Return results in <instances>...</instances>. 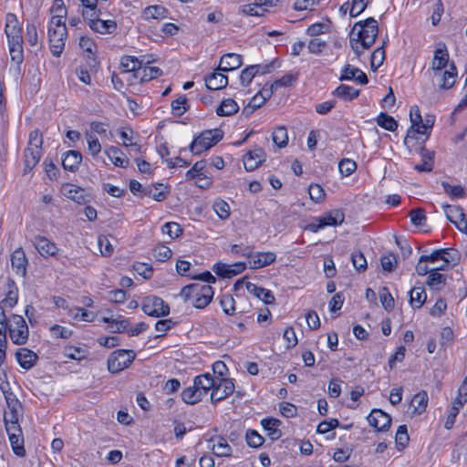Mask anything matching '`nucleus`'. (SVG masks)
Wrapping results in <instances>:
<instances>
[{
	"label": "nucleus",
	"mask_w": 467,
	"mask_h": 467,
	"mask_svg": "<svg viewBox=\"0 0 467 467\" xmlns=\"http://www.w3.org/2000/svg\"><path fill=\"white\" fill-rule=\"evenodd\" d=\"M428 404V395L426 391H420L414 395L410 400V407L413 408V414H421L425 411Z\"/></svg>",
	"instance_id": "nucleus-39"
},
{
	"label": "nucleus",
	"mask_w": 467,
	"mask_h": 467,
	"mask_svg": "<svg viewBox=\"0 0 467 467\" xmlns=\"http://www.w3.org/2000/svg\"><path fill=\"white\" fill-rule=\"evenodd\" d=\"M182 400L184 403L189 405H194L202 400V395L196 387L193 385L185 388L181 394Z\"/></svg>",
	"instance_id": "nucleus-38"
},
{
	"label": "nucleus",
	"mask_w": 467,
	"mask_h": 467,
	"mask_svg": "<svg viewBox=\"0 0 467 467\" xmlns=\"http://www.w3.org/2000/svg\"><path fill=\"white\" fill-rule=\"evenodd\" d=\"M447 219L453 224L458 221L464 219L465 213L463 209L459 205H442Z\"/></svg>",
	"instance_id": "nucleus-40"
},
{
	"label": "nucleus",
	"mask_w": 467,
	"mask_h": 467,
	"mask_svg": "<svg viewBox=\"0 0 467 467\" xmlns=\"http://www.w3.org/2000/svg\"><path fill=\"white\" fill-rule=\"evenodd\" d=\"M43 135L38 129L29 133L28 145L24 150V174L30 172L42 156Z\"/></svg>",
	"instance_id": "nucleus-5"
},
{
	"label": "nucleus",
	"mask_w": 467,
	"mask_h": 467,
	"mask_svg": "<svg viewBox=\"0 0 467 467\" xmlns=\"http://www.w3.org/2000/svg\"><path fill=\"white\" fill-rule=\"evenodd\" d=\"M102 15L101 10L98 7H91V8H84L82 10V16L85 21L88 22V26H90L92 22H95V19H99L100 16Z\"/></svg>",
	"instance_id": "nucleus-64"
},
{
	"label": "nucleus",
	"mask_w": 467,
	"mask_h": 467,
	"mask_svg": "<svg viewBox=\"0 0 467 467\" xmlns=\"http://www.w3.org/2000/svg\"><path fill=\"white\" fill-rule=\"evenodd\" d=\"M214 71L205 78V86L210 90H219L228 84V78L224 74Z\"/></svg>",
	"instance_id": "nucleus-25"
},
{
	"label": "nucleus",
	"mask_w": 467,
	"mask_h": 467,
	"mask_svg": "<svg viewBox=\"0 0 467 467\" xmlns=\"http://www.w3.org/2000/svg\"><path fill=\"white\" fill-rule=\"evenodd\" d=\"M378 33V22L373 17L357 22L349 34V44L354 53L359 57L370 48L376 41Z\"/></svg>",
	"instance_id": "nucleus-1"
},
{
	"label": "nucleus",
	"mask_w": 467,
	"mask_h": 467,
	"mask_svg": "<svg viewBox=\"0 0 467 467\" xmlns=\"http://www.w3.org/2000/svg\"><path fill=\"white\" fill-rule=\"evenodd\" d=\"M241 12L247 16H261L265 9L258 6L255 3L244 5L240 7Z\"/></svg>",
	"instance_id": "nucleus-63"
},
{
	"label": "nucleus",
	"mask_w": 467,
	"mask_h": 467,
	"mask_svg": "<svg viewBox=\"0 0 467 467\" xmlns=\"http://www.w3.org/2000/svg\"><path fill=\"white\" fill-rule=\"evenodd\" d=\"M443 263L441 265L431 267L426 284L432 290L440 291L446 284V276L440 274L439 271H444L449 267V260L447 258L441 259Z\"/></svg>",
	"instance_id": "nucleus-13"
},
{
	"label": "nucleus",
	"mask_w": 467,
	"mask_h": 467,
	"mask_svg": "<svg viewBox=\"0 0 467 467\" xmlns=\"http://www.w3.org/2000/svg\"><path fill=\"white\" fill-rule=\"evenodd\" d=\"M105 153L117 167L125 168L130 162L129 159L124 157L123 151L118 147L109 146L105 150Z\"/></svg>",
	"instance_id": "nucleus-30"
},
{
	"label": "nucleus",
	"mask_w": 467,
	"mask_h": 467,
	"mask_svg": "<svg viewBox=\"0 0 467 467\" xmlns=\"http://www.w3.org/2000/svg\"><path fill=\"white\" fill-rule=\"evenodd\" d=\"M239 109V106L233 99H226L222 101L216 109V114L220 117L231 116L235 114Z\"/></svg>",
	"instance_id": "nucleus-41"
},
{
	"label": "nucleus",
	"mask_w": 467,
	"mask_h": 467,
	"mask_svg": "<svg viewBox=\"0 0 467 467\" xmlns=\"http://www.w3.org/2000/svg\"><path fill=\"white\" fill-rule=\"evenodd\" d=\"M367 419L369 425L377 431H387L391 425V417L381 410H372Z\"/></svg>",
	"instance_id": "nucleus-14"
},
{
	"label": "nucleus",
	"mask_w": 467,
	"mask_h": 467,
	"mask_svg": "<svg viewBox=\"0 0 467 467\" xmlns=\"http://www.w3.org/2000/svg\"><path fill=\"white\" fill-rule=\"evenodd\" d=\"M61 192L64 196L68 199L73 200L78 203H82L85 202V197L83 195V189L78 187L71 183H66L62 185Z\"/></svg>",
	"instance_id": "nucleus-32"
},
{
	"label": "nucleus",
	"mask_w": 467,
	"mask_h": 467,
	"mask_svg": "<svg viewBox=\"0 0 467 467\" xmlns=\"http://www.w3.org/2000/svg\"><path fill=\"white\" fill-rule=\"evenodd\" d=\"M410 119L411 122V126L407 131V135L404 140V143L407 144L410 139H415L416 134L420 132V125L422 121V117L420 115V109L417 105H414L410 108Z\"/></svg>",
	"instance_id": "nucleus-19"
},
{
	"label": "nucleus",
	"mask_w": 467,
	"mask_h": 467,
	"mask_svg": "<svg viewBox=\"0 0 467 467\" xmlns=\"http://www.w3.org/2000/svg\"><path fill=\"white\" fill-rule=\"evenodd\" d=\"M359 91V89H355L352 87L341 84L334 90L333 95L345 101H351L358 97Z\"/></svg>",
	"instance_id": "nucleus-35"
},
{
	"label": "nucleus",
	"mask_w": 467,
	"mask_h": 467,
	"mask_svg": "<svg viewBox=\"0 0 467 467\" xmlns=\"http://www.w3.org/2000/svg\"><path fill=\"white\" fill-rule=\"evenodd\" d=\"M379 294L380 303L384 309L387 311H391L394 307V298L389 293V288L386 286L382 287Z\"/></svg>",
	"instance_id": "nucleus-52"
},
{
	"label": "nucleus",
	"mask_w": 467,
	"mask_h": 467,
	"mask_svg": "<svg viewBox=\"0 0 467 467\" xmlns=\"http://www.w3.org/2000/svg\"><path fill=\"white\" fill-rule=\"evenodd\" d=\"M261 424L267 431V435L272 441H276L281 437L282 432L278 429L281 424L279 420L275 418H265L261 420Z\"/></svg>",
	"instance_id": "nucleus-29"
},
{
	"label": "nucleus",
	"mask_w": 467,
	"mask_h": 467,
	"mask_svg": "<svg viewBox=\"0 0 467 467\" xmlns=\"http://www.w3.org/2000/svg\"><path fill=\"white\" fill-rule=\"evenodd\" d=\"M273 142L279 148H285L288 143L287 130L284 126H279L272 132Z\"/></svg>",
	"instance_id": "nucleus-44"
},
{
	"label": "nucleus",
	"mask_w": 467,
	"mask_h": 467,
	"mask_svg": "<svg viewBox=\"0 0 467 467\" xmlns=\"http://www.w3.org/2000/svg\"><path fill=\"white\" fill-rule=\"evenodd\" d=\"M82 161V154L78 150H68L64 154L62 166L64 170L76 171Z\"/></svg>",
	"instance_id": "nucleus-26"
},
{
	"label": "nucleus",
	"mask_w": 467,
	"mask_h": 467,
	"mask_svg": "<svg viewBox=\"0 0 467 467\" xmlns=\"http://www.w3.org/2000/svg\"><path fill=\"white\" fill-rule=\"evenodd\" d=\"M441 186L446 194L451 199H462L466 196L465 189L461 185H451L447 182H441Z\"/></svg>",
	"instance_id": "nucleus-45"
},
{
	"label": "nucleus",
	"mask_w": 467,
	"mask_h": 467,
	"mask_svg": "<svg viewBox=\"0 0 467 467\" xmlns=\"http://www.w3.org/2000/svg\"><path fill=\"white\" fill-rule=\"evenodd\" d=\"M234 391V383L232 379L222 378L216 380V384L211 393V402L217 404L232 395Z\"/></svg>",
	"instance_id": "nucleus-10"
},
{
	"label": "nucleus",
	"mask_w": 467,
	"mask_h": 467,
	"mask_svg": "<svg viewBox=\"0 0 467 467\" xmlns=\"http://www.w3.org/2000/svg\"><path fill=\"white\" fill-rule=\"evenodd\" d=\"M450 249H436L431 254L421 255L416 265V272L419 275H426L431 272L427 263L435 264L436 261L446 258V254H450Z\"/></svg>",
	"instance_id": "nucleus-11"
},
{
	"label": "nucleus",
	"mask_w": 467,
	"mask_h": 467,
	"mask_svg": "<svg viewBox=\"0 0 467 467\" xmlns=\"http://www.w3.org/2000/svg\"><path fill=\"white\" fill-rule=\"evenodd\" d=\"M164 186L161 183L144 187L142 195L150 197L157 202H161L166 198L165 192L162 190Z\"/></svg>",
	"instance_id": "nucleus-42"
},
{
	"label": "nucleus",
	"mask_w": 467,
	"mask_h": 467,
	"mask_svg": "<svg viewBox=\"0 0 467 467\" xmlns=\"http://www.w3.org/2000/svg\"><path fill=\"white\" fill-rule=\"evenodd\" d=\"M220 305L223 311L228 315L233 316L235 311V301L234 297L229 294H224L220 297Z\"/></svg>",
	"instance_id": "nucleus-50"
},
{
	"label": "nucleus",
	"mask_w": 467,
	"mask_h": 467,
	"mask_svg": "<svg viewBox=\"0 0 467 467\" xmlns=\"http://www.w3.org/2000/svg\"><path fill=\"white\" fill-rule=\"evenodd\" d=\"M140 76L141 82H148L161 76L162 70L157 67H144Z\"/></svg>",
	"instance_id": "nucleus-58"
},
{
	"label": "nucleus",
	"mask_w": 467,
	"mask_h": 467,
	"mask_svg": "<svg viewBox=\"0 0 467 467\" xmlns=\"http://www.w3.org/2000/svg\"><path fill=\"white\" fill-rule=\"evenodd\" d=\"M242 255L248 258V264L252 269H257L269 265L274 263L276 258L275 254L273 252L253 253L252 251H249L243 252Z\"/></svg>",
	"instance_id": "nucleus-12"
},
{
	"label": "nucleus",
	"mask_w": 467,
	"mask_h": 467,
	"mask_svg": "<svg viewBox=\"0 0 467 467\" xmlns=\"http://www.w3.org/2000/svg\"><path fill=\"white\" fill-rule=\"evenodd\" d=\"M410 441V437L408 434V430L406 425H400L399 426L396 435H395V441L396 445L399 450L404 449Z\"/></svg>",
	"instance_id": "nucleus-49"
},
{
	"label": "nucleus",
	"mask_w": 467,
	"mask_h": 467,
	"mask_svg": "<svg viewBox=\"0 0 467 467\" xmlns=\"http://www.w3.org/2000/svg\"><path fill=\"white\" fill-rule=\"evenodd\" d=\"M49 331L51 333V336L55 338H68L72 335V331L68 328L59 326V325H53L50 327Z\"/></svg>",
	"instance_id": "nucleus-62"
},
{
	"label": "nucleus",
	"mask_w": 467,
	"mask_h": 467,
	"mask_svg": "<svg viewBox=\"0 0 467 467\" xmlns=\"http://www.w3.org/2000/svg\"><path fill=\"white\" fill-rule=\"evenodd\" d=\"M62 5L63 3L56 7L57 15L52 16L48 26L49 48L53 56L57 57L61 56L67 36L66 24L63 21L67 11Z\"/></svg>",
	"instance_id": "nucleus-3"
},
{
	"label": "nucleus",
	"mask_w": 467,
	"mask_h": 467,
	"mask_svg": "<svg viewBox=\"0 0 467 467\" xmlns=\"http://www.w3.org/2000/svg\"><path fill=\"white\" fill-rule=\"evenodd\" d=\"M120 65L125 72L139 71L140 63L139 57L132 56H124L120 59Z\"/></svg>",
	"instance_id": "nucleus-51"
},
{
	"label": "nucleus",
	"mask_w": 467,
	"mask_h": 467,
	"mask_svg": "<svg viewBox=\"0 0 467 467\" xmlns=\"http://www.w3.org/2000/svg\"><path fill=\"white\" fill-rule=\"evenodd\" d=\"M246 264L242 262H237L233 265L218 262L213 266V272L222 278H232L244 272Z\"/></svg>",
	"instance_id": "nucleus-15"
},
{
	"label": "nucleus",
	"mask_w": 467,
	"mask_h": 467,
	"mask_svg": "<svg viewBox=\"0 0 467 467\" xmlns=\"http://www.w3.org/2000/svg\"><path fill=\"white\" fill-rule=\"evenodd\" d=\"M338 170L342 176L348 177L357 170V163L350 159H342L338 163Z\"/></svg>",
	"instance_id": "nucleus-55"
},
{
	"label": "nucleus",
	"mask_w": 467,
	"mask_h": 467,
	"mask_svg": "<svg viewBox=\"0 0 467 467\" xmlns=\"http://www.w3.org/2000/svg\"><path fill=\"white\" fill-rule=\"evenodd\" d=\"M265 159V152L262 148H255L248 151L244 157V165L246 171L256 169Z\"/></svg>",
	"instance_id": "nucleus-17"
},
{
	"label": "nucleus",
	"mask_w": 467,
	"mask_h": 467,
	"mask_svg": "<svg viewBox=\"0 0 467 467\" xmlns=\"http://www.w3.org/2000/svg\"><path fill=\"white\" fill-rule=\"evenodd\" d=\"M27 264L28 261L24 250L21 247L16 249L11 254V265L13 270L16 271V274L25 276Z\"/></svg>",
	"instance_id": "nucleus-22"
},
{
	"label": "nucleus",
	"mask_w": 467,
	"mask_h": 467,
	"mask_svg": "<svg viewBox=\"0 0 467 467\" xmlns=\"http://www.w3.org/2000/svg\"><path fill=\"white\" fill-rule=\"evenodd\" d=\"M213 443V453L218 457L231 456L232 448L223 437H214L210 440Z\"/></svg>",
	"instance_id": "nucleus-28"
},
{
	"label": "nucleus",
	"mask_w": 467,
	"mask_h": 467,
	"mask_svg": "<svg viewBox=\"0 0 467 467\" xmlns=\"http://www.w3.org/2000/svg\"><path fill=\"white\" fill-rule=\"evenodd\" d=\"M162 233L168 234L171 238L174 239L182 234L181 225L174 222H169L162 225Z\"/></svg>",
	"instance_id": "nucleus-56"
},
{
	"label": "nucleus",
	"mask_w": 467,
	"mask_h": 467,
	"mask_svg": "<svg viewBox=\"0 0 467 467\" xmlns=\"http://www.w3.org/2000/svg\"><path fill=\"white\" fill-rule=\"evenodd\" d=\"M9 53L12 61L16 62L18 66L23 63V38L14 41H8Z\"/></svg>",
	"instance_id": "nucleus-34"
},
{
	"label": "nucleus",
	"mask_w": 467,
	"mask_h": 467,
	"mask_svg": "<svg viewBox=\"0 0 467 467\" xmlns=\"http://www.w3.org/2000/svg\"><path fill=\"white\" fill-rule=\"evenodd\" d=\"M4 396L7 406V410L5 413L23 415L22 404L16 395L12 391H4Z\"/></svg>",
	"instance_id": "nucleus-33"
},
{
	"label": "nucleus",
	"mask_w": 467,
	"mask_h": 467,
	"mask_svg": "<svg viewBox=\"0 0 467 467\" xmlns=\"http://www.w3.org/2000/svg\"><path fill=\"white\" fill-rule=\"evenodd\" d=\"M216 384V379L210 373L198 375L193 379V386L200 390L202 396L206 395L209 390L213 391Z\"/></svg>",
	"instance_id": "nucleus-23"
},
{
	"label": "nucleus",
	"mask_w": 467,
	"mask_h": 467,
	"mask_svg": "<svg viewBox=\"0 0 467 467\" xmlns=\"http://www.w3.org/2000/svg\"><path fill=\"white\" fill-rule=\"evenodd\" d=\"M386 42H383V45L373 51L370 58V67L373 70H377L382 64L385 59V46Z\"/></svg>",
	"instance_id": "nucleus-48"
},
{
	"label": "nucleus",
	"mask_w": 467,
	"mask_h": 467,
	"mask_svg": "<svg viewBox=\"0 0 467 467\" xmlns=\"http://www.w3.org/2000/svg\"><path fill=\"white\" fill-rule=\"evenodd\" d=\"M34 245L38 253L44 257L54 256L58 251L55 243L41 235L35 237Z\"/></svg>",
	"instance_id": "nucleus-21"
},
{
	"label": "nucleus",
	"mask_w": 467,
	"mask_h": 467,
	"mask_svg": "<svg viewBox=\"0 0 467 467\" xmlns=\"http://www.w3.org/2000/svg\"><path fill=\"white\" fill-rule=\"evenodd\" d=\"M12 450L15 454L19 457H23L26 455V450L24 448V438L23 434H13V436L8 437Z\"/></svg>",
	"instance_id": "nucleus-47"
},
{
	"label": "nucleus",
	"mask_w": 467,
	"mask_h": 467,
	"mask_svg": "<svg viewBox=\"0 0 467 467\" xmlns=\"http://www.w3.org/2000/svg\"><path fill=\"white\" fill-rule=\"evenodd\" d=\"M12 342L16 345H24L26 343L29 336L28 326L20 315H12L7 329Z\"/></svg>",
	"instance_id": "nucleus-7"
},
{
	"label": "nucleus",
	"mask_w": 467,
	"mask_h": 467,
	"mask_svg": "<svg viewBox=\"0 0 467 467\" xmlns=\"http://www.w3.org/2000/svg\"><path fill=\"white\" fill-rule=\"evenodd\" d=\"M345 220V214L343 211L337 209L329 212L328 213L315 218L316 222H320L322 227L326 226H337L342 224Z\"/></svg>",
	"instance_id": "nucleus-24"
},
{
	"label": "nucleus",
	"mask_w": 467,
	"mask_h": 467,
	"mask_svg": "<svg viewBox=\"0 0 467 467\" xmlns=\"http://www.w3.org/2000/svg\"><path fill=\"white\" fill-rule=\"evenodd\" d=\"M377 124L389 131H395L398 128V123L391 116L387 113L381 112L376 119Z\"/></svg>",
	"instance_id": "nucleus-46"
},
{
	"label": "nucleus",
	"mask_w": 467,
	"mask_h": 467,
	"mask_svg": "<svg viewBox=\"0 0 467 467\" xmlns=\"http://www.w3.org/2000/svg\"><path fill=\"white\" fill-rule=\"evenodd\" d=\"M91 30L99 34H112L117 29V23L114 20L95 19L90 25Z\"/></svg>",
	"instance_id": "nucleus-31"
},
{
	"label": "nucleus",
	"mask_w": 467,
	"mask_h": 467,
	"mask_svg": "<svg viewBox=\"0 0 467 467\" xmlns=\"http://www.w3.org/2000/svg\"><path fill=\"white\" fill-rule=\"evenodd\" d=\"M223 137L221 129L206 130L197 136L190 145V150L194 155H200L217 144Z\"/></svg>",
	"instance_id": "nucleus-6"
},
{
	"label": "nucleus",
	"mask_w": 467,
	"mask_h": 467,
	"mask_svg": "<svg viewBox=\"0 0 467 467\" xmlns=\"http://www.w3.org/2000/svg\"><path fill=\"white\" fill-rule=\"evenodd\" d=\"M432 69L434 77L439 78L440 89H449L455 84L457 69L453 62L449 64V54L445 47L435 50Z\"/></svg>",
	"instance_id": "nucleus-2"
},
{
	"label": "nucleus",
	"mask_w": 467,
	"mask_h": 467,
	"mask_svg": "<svg viewBox=\"0 0 467 467\" xmlns=\"http://www.w3.org/2000/svg\"><path fill=\"white\" fill-rule=\"evenodd\" d=\"M16 358L22 368L29 370L36 365L38 356L28 348H21L16 350Z\"/></svg>",
	"instance_id": "nucleus-18"
},
{
	"label": "nucleus",
	"mask_w": 467,
	"mask_h": 467,
	"mask_svg": "<svg viewBox=\"0 0 467 467\" xmlns=\"http://www.w3.org/2000/svg\"><path fill=\"white\" fill-rule=\"evenodd\" d=\"M411 223L416 226H421L426 222L425 211L422 208L413 209L410 212Z\"/></svg>",
	"instance_id": "nucleus-60"
},
{
	"label": "nucleus",
	"mask_w": 467,
	"mask_h": 467,
	"mask_svg": "<svg viewBox=\"0 0 467 467\" xmlns=\"http://www.w3.org/2000/svg\"><path fill=\"white\" fill-rule=\"evenodd\" d=\"M409 294L410 304L414 309L420 308L426 302L427 295L423 287H413Z\"/></svg>",
	"instance_id": "nucleus-36"
},
{
	"label": "nucleus",
	"mask_w": 467,
	"mask_h": 467,
	"mask_svg": "<svg viewBox=\"0 0 467 467\" xmlns=\"http://www.w3.org/2000/svg\"><path fill=\"white\" fill-rule=\"evenodd\" d=\"M141 309L149 317H164L170 314V306L162 298L151 295L141 301Z\"/></svg>",
	"instance_id": "nucleus-9"
},
{
	"label": "nucleus",
	"mask_w": 467,
	"mask_h": 467,
	"mask_svg": "<svg viewBox=\"0 0 467 467\" xmlns=\"http://www.w3.org/2000/svg\"><path fill=\"white\" fill-rule=\"evenodd\" d=\"M214 295L213 288L211 285H202L198 283L190 284L182 287L180 296L184 301L192 300V304L195 308H204L212 301Z\"/></svg>",
	"instance_id": "nucleus-4"
},
{
	"label": "nucleus",
	"mask_w": 467,
	"mask_h": 467,
	"mask_svg": "<svg viewBox=\"0 0 467 467\" xmlns=\"http://www.w3.org/2000/svg\"><path fill=\"white\" fill-rule=\"evenodd\" d=\"M168 10L161 5H150L143 10L142 16L145 20L166 18Z\"/></svg>",
	"instance_id": "nucleus-37"
},
{
	"label": "nucleus",
	"mask_w": 467,
	"mask_h": 467,
	"mask_svg": "<svg viewBox=\"0 0 467 467\" xmlns=\"http://www.w3.org/2000/svg\"><path fill=\"white\" fill-rule=\"evenodd\" d=\"M136 358L133 350L118 349L113 351L108 358V369L111 373H118L130 367Z\"/></svg>",
	"instance_id": "nucleus-8"
},
{
	"label": "nucleus",
	"mask_w": 467,
	"mask_h": 467,
	"mask_svg": "<svg viewBox=\"0 0 467 467\" xmlns=\"http://www.w3.org/2000/svg\"><path fill=\"white\" fill-rule=\"evenodd\" d=\"M246 290L250 294L254 295L257 298L262 300L266 305H271L275 303V296L273 293L268 289L259 287L251 282H246Z\"/></svg>",
	"instance_id": "nucleus-27"
},
{
	"label": "nucleus",
	"mask_w": 467,
	"mask_h": 467,
	"mask_svg": "<svg viewBox=\"0 0 467 467\" xmlns=\"http://www.w3.org/2000/svg\"><path fill=\"white\" fill-rule=\"evenodd\" d=\"M243 65L242 56L235 53H227L221 57L218 70L222 72L233 71Z\"/></svg>",
	"instance_id": "nucleus-20"
},
{
	"label": "nucleus",
	"mask_w": 467,
	"mask_h": 467,
	"mask_svg": "<svg viewBox=\"0 0 467 467\" xmlns=\"http://www.w3.org/2000/svg\"><path fill=\"white\" fill-rule=\"evenodd\" d=\"M102 321L109 324L110 331L113 333H124L129 331L130 322L126 318L115 320L111 317H103Z\"/></svg>",
	"instance_id": "nucleus-43"
},
{
	"label": "nucleus",
	"mask_w": 467,
	"mask_h": 467,
	"mask_svg": "<svg viewBox=\"0 0 467 467\" xmlns=\"http://www.w3.org/2000/svg\"><path fill=\"white\" fill-rule=\"evenodd\" d=\"M206 163L204 161H197L193 164V166L187 171L186 172V178L188 180L192 179H199L202 180V177L203 176V170L205 169Z\"/></svg>",
	"instance_id": "nucleus-53"
},
{
	"label": "nucleus",
	"mask_w": 467,
	"mask_h": 467,
	"mask_svg": "<svg viewBox=\"0 0 467 467\" xmlns=\"http://www.w3.org/2000/svg\"><path fill=\"white\" fill-rule=\"evenodd\" d=\"M397 258L394 254H384L380 258V264L384 271L392 272L397 265Z\"/></svg>",
	"instance_id": "nucleus-59"
},
{
	"label": "nucleus",
	"mask_w": 467,
	"mask_h": 467,
	"mask_svg": "<svg viewBox=\"0 0 467 467\" xmlns=\"http://www.w3.org/2000/svg\"><path fill=\"white\" fill-rule=\"evenodd\" d=\"M246 442L249 447L258 448L263 445L265 439L254 430H248L245 434Z\"/></svg>",
	"instance_id": "nucleus-54"
},
{
	"label": "nucleus",
	"mask_w": 467,
	"mask_h": 467,
	"mask_svg": "<svg viewBox=\"0 0 467 467\" xmlns=\"http://www.w3.org/2000/svg\"><path fill=\"white\" fill-rule=\"evenodd\" d=\"M213 210L219 218L225 220L230 216V206L223 200H216L213 203Z\"/></svg>",
	"instance_id": "nucleus-57"
},
{
	"label": "nucleus",
	"mask_w": 467,
	"mask_h": 467,
	"mask_svg": "<svg viewBox=\"0 0 467 467\" xmlns=\"http://www.w3.org/2000/svg\"><path fill=\"white\" fill-rule=\"evenodd\" d=\"M5 33L8 41H14L23 38L22 29L19 26L18 19L15 14L8 13L5 16Z\"/></svg>",
	"instance_id": "nucleus-16"
},
{
	"label": "nucleus",
	"mask_w": 467,
	"mask_h": 467,
	"mask_svg": "<svg viewBox=\"0 0 467 467\" xmlns=\"http://www.w3.org/2000/svg\"><path fill=\"white\" fill-rule=\"evenodd\" d=\"M308 193L316 202H321L325 199V191L319 184H311L308 188Z\"/></svg>",
	"instance_id": "nucleus-61"
}]
</instances>
